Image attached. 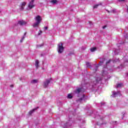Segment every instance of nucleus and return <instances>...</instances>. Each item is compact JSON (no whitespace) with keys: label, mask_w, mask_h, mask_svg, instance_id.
<instances>
[{"label":"nucleus","mask_w":128,"mask_h":128,"mask_svg":"<svg viewBox=\"0 0 128 128\" xmlns=\"http://www.w3.org/2000/svg\"><path fill=\"white\" fill-rule=\"evenodd\" d=\"M58 52L59 54H62L64 52V48L62 46V43H59L58 45Z\"/></svg>","instance_id":"f257e3e1"},{"label":"nucleus","mask_w":128,"mask_h":128,"mask_svg":"<svg viewBox=\"0 0 128 128\" xmlns=\"http://www.w3.org/2000/svg\"><path fill=\"white\" fill-rule=\"evenodd\" d=\"M34 0H32L28 4V10H32V8H34V6H36V5L34 4Z\"/></svg>","instance_id":"f03ea898"},{"label":"nucleus","mask_w":128,"mask_h":128,"mask_svg":"<svg viewBox=\"0 0 128 128\" xmlns=\"http://www.w3.org/2000/svg\"><path fill=\"white\" fill-rule=\"evenodd\" d=\"M102 80V78H97L96 81L93 82L91 84V85L92 86V88H94V86H96V84H98V82L100 80Z\"/></svg>","instance_id":"7ed1b4c3"},{"label":"nucleus","mask_w":128,"mask_h":128,"mask_svg":"<svg viewBox=\"0 0 128 128\" xmlns=\"http://www.w3.org/2000/svg\"><path fill=\"white\" fill-rule=\"evenodd\" d=\"M52 80L51 79L46 80L45 82H44V88H48V84H50V82Z\"/></svg>","instance_id":"20e7f679"},{"label":"nucleus","mask_w":128,"mask_h":128,"mask_svg":"<svg viewBox=\"0 0 128 128\" xmlns=\"http://www.w3.org/2000/svg\"><path fill=\"white\" fill-rule=\"evenodd\" d=\"M74 92L76 94H80L82 92V88H77Z\"/></svg>","instance_id":"39448f33"},{"label":"nucleus","mask_w":128,"mask_h":128,"mask_svg":"<svg viewBox=\"0 0 128 128\" xmlns=\"http://www.w3.org/2000/svg\"><path fill=\"white\" fill-rule=\"evenodd\" d=\"M26 2H22L20 4V10H24V6H26Z\"/></svg>","instance_id":"423d86ee"},{"label":"nucleus","mask_w":128,"mask_h":128,"mask_svg":"<svg viewBox=\"0 0 128 128\" xmlns=\"http://www.w3.org/2000/svg\"><path fill=\"white\" fill-rule=\"evenodd\" d=\"M35 20L36 22H39L40 24V22H42V17H40V16H37L35 18Z\"/></svg>","instance_id":"0eeeda50"},{"label":"nucleus","mask_w":128,"mask_h":128,"mask_svg":"<svg viewBox=\"0 0 128 128\" xmlns=\"http://www.w3.org/2000/svg\"><path fill=\"white\" fill-rule=\"evenodd\" d=\"M18 24H20V26H24V24H26V22L24 20H21L18 21Z\"/></svg>","instance_id":"6e6552de"},{"label":"nucleus","mask_w":128,"mask_h":128,"mask_svg":"<svg viewBox=\"0 0 128 128\" xmlns=\"http://www.w3.org/2000/svg\"><path fill=\"white\" fill-rule=\"evenodd\" d=\"M118 94H120V92H116L114 91L112 92V96L113 98H116V96H118Z\"/></svg>","instance_id":"1a4fd4ad"},{"label":"nucleus","mask_w":128,"mask_h":128,"mask_svg":"<svg viewBox=\"0 0 128 128\" xmlns=\"http://www.w3.org/2000/svg\"><path fill=\"white\" fill-rule=\"evenodd\" d=\"M38 108V107H37V108L30 110L28 112L30 116H31V114H34V112H36V110Z\"/></svg>","instance_id":"9d476101"},{"label":"nucleus","mask_w":128,"mask_h":128,"mask_svg":"<svg viewBox=\"0 0 128 128\" xmlns=\"http://www.w3.org/2000/svg\"><path fill=\"white\" fill-rule=\"evenodd\" d=\"M81 96H82V97L78 100V102H82V100H84L86 98V96L84 94H82Z\"/></svg>","instance_id":"9b49d317"},{"label":"nucleus","mask_w":128,"mask_h":128,"mask_svg":"<svg viewBox=\"0 0 128 128\" xmlns=\"http://www.w3.org/2000/svg\"><path fill=\"white\" fill-rule=\"evenodd\" d=\"M40 22H36L34 23L32 25L33 28H38V25L40 24Z\"/></svg>","instance_id":"f8f14e48"},{"label":"nucleus","mask_w":128,"mask_h":128,"mask_svg":"<svg viewBox=\"0 0 128 128\" xmlns=\"http://www.w3.org/2000/svg\"><path fill=\"white\" fill-rule=\"evenodd\" d=\"M104 60H106V58H102V59H101V60H100V62L99 63V66H102V64L104 63Z\"/></svg>","instance_id":"ddd939ff"},{"label":"nucleus","mask_w":128,"mask_h":128,"mask_svg":"<svg viewBox=\"0 0 128 128\" xmlns=\"http://www.w3.org/2000/svg\"><path fill=\"white\" fill-rule=\"evenodd\" d=\"M102 76H103L104 77V78L106 80V76H108V72H106V71H103Z\"/></svg>","instance_id":"4468645a"},{"label":"nucleus","mask_w":128,"mask_h":128,"mask_svg":"<svg viewBox=\"0 0 128 128\" xmlns=\"http://www.w3.org/2000/svg\"><path fill=\"white\" fill-rule=\"evenodd\" d=\"M38 64H40V62H38V60H36L35 62V66L36 68H38Z\"/></svg>","instance_id":"2eb2a0df"},{"label":"nucleus","mask_w":128,"mask_h":128,"mask_svg":"<svg viewBox=\"0 0 128 128\" xmlns=\"http://www.w3.org/2000/svg\"><path fill=\"white\" fill-rule=\"evenodd\" d=\"M107 12L108 14H110V12H112V14H116V10L114 9L113 10H112L111 11H109L107 10Z\"/></svg>","instance_id":"dca6fc26"},{"label":"nucleus","mask_w":128,"mask_h":128,"mask_svg":"<svg viewBox=\"0 0 128 128\" xmlns=\"http://www.w3.org/2000/svg\"><path fill=\"white\" fill-rule=\"evenodd\" d=\"M38 82V80H33L31 81V84H36Z\"/></svg>","instance_id":"f3484780"},{"label":"nucleus","mask_w":128,"mask_h":128,"mask_svg":"<svg viewBox=\"0 0 128 128\" xmlns=\"http://www.w3.org/2000/svg\"><path fill=\"white\" fill-rule=\"evenodd\" d=\"M50 2L52 4H56V2H58V0H52L51 1H50Z\"/></svg>","instance_id":"a211bd4d"},{"label":"nucleus","mask_w":128,"mask_h":128,"mask_svg":"<svg viewBox=\"0 0 128 128\" xmlns=\"http://www.w3.org/2000/svg\"><path fill=\"white\" fill-rule=\"evenodd\" d=\"M122 83H120V84H118L117 85H116V88H122Z\"/></svg>","instance_id":"6ab92c4d"},{"label":"nucleus","mask_w":128,"mask_h":128,"mask_svg":"<svg viewBox=\"0 0 128 128\" xmlns=\"http://www.w3.org/2000/svg\"><path fill=\"white\" fill-rule=\"evenodd\" d=\"M86 66H87V68H91V65H90V63L87 62H86Z\"/></svg>","instance_id":"aec40b11"},{"label":"nucleus","mask_w":128,"mask_h":128,"mask_svg":"<svg viewBox=\"0 0 128 128\" xmlns=\"http://www.w3.org/2000/svg\"><path fill=\"white\" fill-rule=\"evenodd\" d=\"M96 50V48H92L90 49V52H94V51Z\"/></svg>","instance_id":"412c9836"},{"label":"nucleus","mask_w":128,"mask_h":128,"mask_svg":"<svg viewBox=\"0 0 128 128\" xmlns=\"http://www.w3.org/2000/svg\"><path fill=\"white\" fill-rule=\"evenodd\" d=\"M68 98H72V94H68Z\"/></svg>","instance_id":"4be33fe9"},{"label":"nucleus","mask_w":128,"mask_h":128,"mask_svg":"<svg viewBox=\"0 0 128 128\" xmlns=\"http://www.w3.org/2000/svg\"><path fill=\"white\" fill-rule=\"evenodd\" d=\"M37 48H42V46H44V44H39V45H37L36 46Z\"/></svg>","instance_id":"5701e85b"},{"label":"nucleus","mask_w":128,"mask_h":128,"mask_svg":"<svg viewBox=\"0 0 128 128\" xmlns=\"http://www.w3.org/2000/svg\"><path fill=\"white\" fill-rule=\"evenodd\" d=\"M110 62H112V60H109L108 62H106V64H108L110 63Z\"/></svg>","instance_id":"b1692460"},{"label":"nucleus","mask_w":128,"mask_h":128,"mask_svg":"<svg viewBox=\"0 0 128 128\" xmlns=\"http://www.w3.org/2000/svg\"><path fill=\"white\" fill-rule=\"evenodd\" d=\"M98 6H100V4H97L95 6H94V8H98Z\"/></svg>","instance_id":"393cba45"},{"label":"nucleus","mask_w":128,"mask_h":128,"mask_svg":"<svg viewBox=\"0 0 128 128\" xmlns=\"http://www.w3.org/2000/svg\"><path fill=\"white\" fill-rule=\"evenodd\" d=\"M42 33V30H40V32L38 33V36H40V34Z\"/></svg>","instance_id":"a878e982"},{"label":"nucleus","mask_w":128,"mask_h":128,"mask_svg":"<svg viewBox=\"0 0 128 128\" xmlns=\"http://www.w3.org/2000/svg\"><path fill=\"white\" fill-rule=\"evenodd\" d=\"M119 62V60L116 59V60H113V62Z\"/></svg>","instance_id":"bb28decb"},{"label":"nucleus","mask_w":128,"mask_h":128,"mask_svg":"<svg viewBox=\"0 0 128 128\" xmlns=\"http://www.w3.org/2000/svg\"><path fill=\"white\" fill-rule=\"evenodd\" d=\"M98 66H96L94 69V72H96V70H98Z\"/></svg>","instance_id":"cd10ccee"},{"label":"nucleus","mask_w":128,"mask_h":128,"mask_svg":"<svg viewBox=\"0 0 128 128\" xmlns=\"http://www.w3.org/2000/svg\"><path fill=\"white\" fill-rule=\"evenodd\" d=\"M119 51H120V50H115V51H114L115 54H116V52H119Z\"/></svg>","instance_id":"c85d7f7f"},{"label":"nucleus","mask_w":128,"mask_h":128,"mask_svg":"<svg viewBox=\"0 0 128 128\" xmlns=\"http://www.w3.org/2000/svg\"><path fill=\"white\" fill-rule=\"evenodd\" d=\"M48 26H45V27H44V30H48Z\"/></svg>","instance_id":"c756f323"},{"label":"nucleus","mask_w":128,"mask_h":128,"mask_svg":"<svg viewBox=\"0 0 128 128\" xmlns=\"http://www.w3.org/2000/svg\"><path fill=\"white\" fill-rule=\"evenodd\" d=\"M70 126V125H68V122L66 123V124H65V126Z\"/></svg>","instance_id":"7c9ffc66"},{"label":"nucleus","mask_w":128,"mask_h":128,"mask_svg":"<svg viewBox=\"0 0 128 128\" xmlns=\"http://www.w3.org/2000/svg\"><path fill=\"white\" fill-rule=\"evenodd\" d=\"M24 38H26V36H23L22 38V40H24Z\"/></svg>","instance_id":"2f4dec72"},{"label":"nucleus","mask_w":128,"mask_h":128,"mask_svg":"<svg viewBox=\"0 0 128 128\" xmlns=\"http://www.w3.org/2000/svg\"><path fill=\"white\" fill-rule=\"evenodd\" d=\"M24 38H26V36H23L22 38V40H24Z\"/></svg>","instance_id":"473e14b6"},{"label":"nucleus","mask_w":128,"mask_h":128,"mask_svg":"<svg viewBox=\"0 0 128 128\" xmlns=\"http://www.w3.org/2000/svg\"><path fill=\"white\" fill-rule=\"evenodd\" d=\"M106 28V26H104L102 27V28H103V29H104V28Z\"/></svg>","instance_id":"72a5a7b5"},{"label":"nucleus","mask_w":128,"mask_h":128,"mask_svg":"<svg viewBox=\"0 0 128 128\" xmlns=\"http://www.w3.org/2000/svg\"><path fill=\"white\" fill-rule=\"evenodd\" d=\"M118 2H124V0H118Z\"/></svg>","instance_id":"f704fd0d"},{"label":"nucleus","mask_w":128,"mask_h":128,"mask_svg":"<svg viewBox=\"0 0 128 128\" xmlns=\"http://www.w3.org/2000/svg\"><path fill=\"white\" fill-rule=\"evenodd\" d=\"M113 124H116V122H113Z\"/></svg>","instance_id":"c9c22d12"},{"label":"nucleus","mask_w":128,"mask_h":128,"mask_svg":"<svg viewBox=\"0 0 128 128\" xmlns=\"http://www.w3.org/2000/svg\"><path fill=\"white\" fill-rule=\"evenodd\" d=\"M26 32H25L24 34V36H26Z\"/></svg>","instance_id":"e433bc0d"},{"label":"nucleus","mask_w":128,"mask_h":128,"mask_svg":"<svg viewBox=\"0 0 128 128\" xmlns=\"http://www.w3.org/2000/svg\"><path fill=\"white\" fill-rule=\"evenodd\" d=\"M23 41H24V40H22V39H21L20 40V42H23Z\"/></svg>","instance_id":"4c0bfd02"},{"label":"nucleus","mask_w":128,"mask_h":128,"mask_svg":"<svg viewBox=\"0 0 128 128\" xmlns=\"http://www.w3.org/2000/svg\"><path fill=\"white\" fill-rule=\"evenodd\" d=\"M10 87L11 88H13L14 87V85H10Z\"/></svg>","instance_id":"58836bf2"},{"label":"nucleus","mask_w":128,"mask_h":128,"mask_svg":"<svg viewBox=\"0 0 128 128\" xmlns=\"http://www.w3.org/2000/svg\"><path fill=\"white\" fill-rule=\"evenodd\" d=\"M89 24H92V22H89Z\"/></svg>","instance_id":"ea45409f"},{"label":"nucleus","mask_w":128,"mask_h":128,"mask_svg":"<svg viewBox=\"0 0 128 128\" xmlns=\"http://www.w3.org/2000/svg\"><path fill=\"white\" fill-rule=\"evenodd\" d=\"M126 76H128V73L126 74Z\"/></svg>","instance_id":"a19ab883"},{"label":"nucleus","mask_w":128,"mask_h":128,"mask_svg":"<svg viewBox=\"0 0 128 128\" xmlns=\"http://www.w3.org/2000/svg\"><path fill=\"white\" fill-rule=\"evenodd\" d=\"M101 104H102H102H104L103 103H101Z\"/></svg>","instance_id":"79ce46f5"},{"label":"nucleus","mask_w":128,"mask_h":128,"mask_svg":"<svg viewBox=\"0 0 128 128\" xmlns=\"http://www.w3.org/2000/svg\"><path fill=\"white\" fill-rule=\"evenodd\" d=\"M0 12H2V11L0 10Z\"/></svg>","instance_id":"37998d69"},{"label":"nucleus","mask_w":128,"mask_h":128,"mask_svg":"<svg viewBox=\"0 0 128 128\" xmlns=\"http://www.w3.org/2000/svg\"><path fill=\"white\" fill-rule=\"evenodd\" d=\"M78 96H80L78 95Z\"/></svg>","instance_id":"c03bdc74"}]
</instances>
